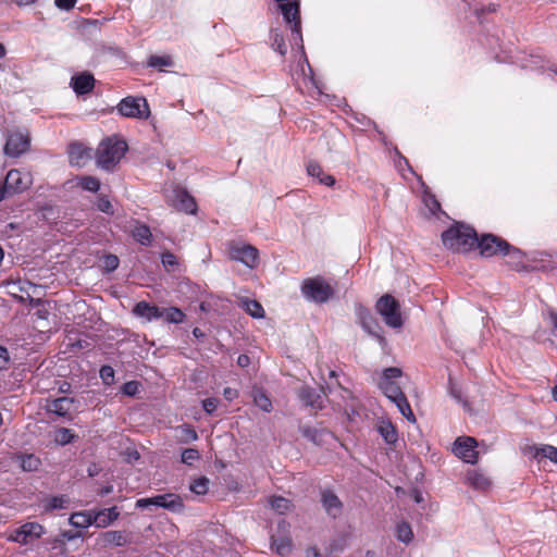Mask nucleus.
<instances>
[{
	"instance_id": "1",
	"label": "nucleus",
	"mask_w": 557,
	"mask_h": 557,
	"mask_svg": "<svg viewBox=\"0 0 557 557\" xmlns=\"http://www.w3.org/2000/svg\"><path fill=\"white\" fill-rule=\"evenodd\" d=\"M478 234L469 225L457 223L443 232V244L455 252H469L478 244Z\"/></svg>"
},
{
	"instance_id": "2",
	"label": "nucleus",
	"mask_w": 557,
	"mask_h": 557,
	"mask_svg": "<svg viewBox=\"0 0 557 557\" xmlns=\"http://www.w3.org/2000/svg\"><path fill=\"white\" fill-rule=\"evenodd\" d=\"M128 149L127 143L117 137L102 139L96 150V161L103 170H112L125 156Z\"/></svg>"
},
{
	"instance_id": "3",
	"label": "nucleus",
	"mask_w": 557,
	"mask_h": 557,
	"mask_svg": "<svg viewBox=\"0 0 557 557\" xmlns=\"http://www.w3.org/2000/svg\"><path fill=\"white\" fill-rule=\"evenodd\" d=\"M300 289L306 299L317 304H324L334 295V288L320 275L304 280Z\"/></svg>"
},
{
	"instance_id": "4",
	"label": "nucleus",
	"mask_w": 557,
	"mask_h": 557,
	"mask_svg": "<svg viewBox=\"0 0 557 557\" xmlns=\"http://www.w3.org/2000/svg\"><path fill=\"white\" fill-rule=\"evenodd\" d=\"M375 308L388 326L400 327L403 325L400 305L392 295L386 294L380 297Z\"/></svg>"
},
{
	"instance_id": "5",
	"label": "nucleus",
	"mask_w": 557,
	"mask_h": 557,
	"mask_svg": "<svg viewBox=\"0 0 557 557\" xmlns=\"http://www.w3.org/2000/svg\"><path fill=\"white\" fill-rule=\"evenodd\" d=\"M228 257L231 260L242 262L250 269H255L259 264V250L249 244L230 243Z\"/></svg>"
},
{
	"instance_id": "6",
	"label": "nucleus",
	"mask_w": 557,
	"mask_h": 557,
	"mask_svg": "<svg viewBox=\"0 0 557 557\" xmlns=\"http://www.w3.org/2000/svg\"><path fill=\"white\" fill-rule=\"evenodd\" d=\"M116 108L125 117L147 119L150 114L149 104L143 97L128 96L122 99Z\"/></svg>"
},
{
	"instance_id": "7",
	"label": "nucleus",
	"mask_w": 557,
	"mask_h": 557,
	"mask_svg": "<svg viewBox=\"0 0 557 557\" xmlns=\"http://www.w3.org/2000/svg\"><path fill=\"white\" fill-rule=\"evenodd\" d=\"M45 533L46 528L42 524L38 522H25L9 534L8 541L21 545H28L35 540L40 539Z\"/></svg>"
},
{
	"instance_id": "8",
	"label": "nucleus",
	"mask_w": 557,
	"mask_h": 557,
	"mask_svg": "<svg viewBox=\"0 0 557 557\" xmlns=\"http://www.w3.org/2000/svg\"><path fill=\"white\" fill-rule=\"evenodd\" d=\"M280 8L284 20L292 25L290 30L293 40L295 42L300 41L302 44L299 2L297 0L282 2ZM300 47L304 49L302 45Z\"/></svg>"
},
{
	"instance_id": "9",
	"label": "nucleus",
	"mask_w": 557,
	"mask_h": 557,
	"mask_svg": "<svg viewBox=\"0 0 557 557\" xmlns=\"http://www.w3.org/2000/svg\"><path fill=\"white\" fill-rule=\"evenodd\" d=\"M475 248L479 249L480 256L491 258L494 256H503L504 249L509 248V243L494 234H483L478 238Z\"/></svg>"
},
{
	"instance_id": "10",
	"label": "nucleus",
	"mask_w": 557,
	"mask_h": 557,
	"mask_svg": "<svg viewBox=\"0 0 557 557\" xmlns=\"http://www.w3.org/2000/svg\"><path fill=\"white\" fill-rule=\"evenodd\" d=\"M151 505L169 509L173 512H178L184 509V503L181 496L173 493L140 498L136 502V507L138 508H148Z\"/></svg>"
},
{
	"instance_id": "11",
	"label": "nucleus",
	"mask_w": 557,
	"mask_h": 557,
	"mask_svg": "<svg viewBox=\"0 0 557 557\" xmlns=\"http://www.w3.org/2000/svg\"><path fill=\"white\" fill-rule=\"evenodd\" d=\"M478 442L471 436H460L454 443V454L465 462L475 465L479 460Z\"/></svg>"
},
{
	"instance_id": "12",
	"label": "nucleus",
	"mask_w": 557,
	"mask_h": 557,
	"mask_svg": "<svg viewBox=\"0 0 557 557\" xmlns=\"http://www.w3.org/2000/svg\"><path fill=\"white\" fill-rule=\"evenodd\" d=\"M3 183L9 189V195L23 193L33 184V178L30 173L22 172L17 169L10 170Z\"/></svg>"
},
{
	"instance_id": "13",
	"label": "nucleus",
	"mask_w": 557,
	"mask_h": 557,
	"mask_svg": "<svg viewBox=\"0 0 557 557\" xmlns=\"http://www.w3.org/2000/svg\"><path fill=\"white\" fill-rule=\"evenodd\" d=\"M401 375L403 371L397 367H389L383 371L379 381V387L387 398L401 392L399 384L396 382Z\"/></svg>"
},
{
	"instance_id": "14",
	"label": "nucleus",
	"mask_w": 557,
	"mask_h": 557,
	"mask_svg": "<svg viewBox=\"0 0 557 557\" xmlns=\"http://www.w3.org/2000/svg\"><path fill=\"white\" fill-rule=\"evenodd\" d=\"M30 145V138L28 135L21 132L11 133L4 145V152L9 157H18L26 152Z\"/></svg>"
},
{
	"instance_id": "15",
	"label": "nucleus",
	"mask_w": 557,
	"mask_h": 557,
	"mask_svg": "<svg viewBox=\"0 0 557 557\" xmlns=\"http://www.w3.org/2000/svg\"><path fill=\"white\" fill-rule=\"evenodd\" d=\"M75 399L66 396L46 400L45 409L48 413H53L66 420H72L71 411L74 407Z\"/></svg>"
},
{
	"instance_id": "16",
	"label": "nucleus",
	"mask_w": 557,
	"mask_h": 557,
	"mask_svg": "<svg viewBox=\"0 0 557 557\" xmlns=\"http://www.w3.org/2000/svg\"><path fill=\"white\" fill-rule=\"evenodd\" d=\"M66 151L71 165L84 166L92 158V149L81 141H72L69 144Z\"/></svg>"
},
{
	"instance_id": "17",
	"label": "nucleus",
	"mask_w": 557,
	"mask_h": 557,
	"mask_svg": "<svg viewBox=\"0 0 557 557\" xmlns=\"http://www.w3.org/2000/svg\"><path fill=\"white\" fill-rule=\"evenodd\" d=\"M133 313L136 317L146 319L147 321H152L163 318L164 310L156 305L141 300L134 306Z\"/></svg>"
},
{
	"instance_id": "18",
	"label": "nucleus",
	"mask_w": 557,
	"mask_h": 557,
	"mask_svg": "<svg viewBox=\"0 0 557 557\" xmlns=\"http://www.w3.org/2000/svg\"><path fill=\"white\" fill-rule=\"evenodd\" d=\"M71 86L77 95H86L92 91L95 78L92 74L84 72L72 77Z\"/></svg>"
},
{
	"instance_id": "19",
	"label": "nucleus",
	"mask_w": 557,
	"mask_h": 557,
	"mask_svg": "<svg viewBox=\"0 0 557 557\" xmlns=\"http://www.w3.org/2000/svg\"><path fill=\"white\" fill-rule=\"evenodd\" d=\"M321 503L327 515L332 516L333 518H336L342 512L343 503L331 490H325L322 492Z\"/></svg>"
},
{
	"instance_id": "20",
	"label": "nucleus",
	"mask_w": 557,
	"mask_h": 557,
	"mask_svg": "<svg viewBox=\"0 0 557 557\" xmlns=\"http://www.w3.org/2000/svg\"><path fill=\"white\" fill-rule=\"evenodd\" d=\"M174 206L177 210L189 214H194L197 211V203L194 197L184 189L175 191Z\"/></svg>"
},
{
	"instance_id": "21",
	"label": "nucleus",
	"mask_w": 557,
	"mask_h": 557,
	"mask_svg": "<svg viewBox=\"0 0 557 557\" xmlns=\"http://www.w3.org/2000/svg\"><path fill=\"white\" fill-rule=\"evenodd\" d=\"M307 173L309 176L314 177L320 184L325 186H333L335 184V177L323 171L322 166L317 161H309L307 164Z\"/></svg>"
},
{
	"instance_id": "22",
	"label": "nucleus",
	"mask_w": 557,
	"mask_h": 557,
	"mask_svg": "<svg viewBox=\"0 0 557 557\" xmlns=\"http://www.w3.org/2000/svg\"><path fill=\"white\" fill-rule=\"evenodd\" d=\"M300 400L312 409L320 410L323 408V399L321 395L311 387H302L298 394Z\"/></svg>"
},
{
	"instance_id": "23",
	"label": "nucleus",
	"mask_w": 557,
	"mask_h": 557,
	"mask_svg": "<svg viewBox=\"0 0 557 557\" xmlns=\"http://www.w3.org/2000/svg\"><path fill=\"white\" fill-rule=\"evenodd\" d=\"M104 546H124L131 543V536L125 531H107L101 534Z\"/></svg>"
},
{
	"instance_id": "24",
	"label": "nucleus",
	"mask_w": 557,
	"mask_h": 557,
	"mask_svg": "<svg viewBox=\"0 0 557 557\" xmlns=\"http://www.w3.org/2000/svg\"><path fill=\"white\" fill-rule=\"evenodd\" d=\"M377 432L384 438V441L389 445H393L398 441L397 429L389 420L379 421Z\"/></svg>"
},
{
	"instance_id": "25",
	"label": "nucleus",
	"mask_w": 557,
	"mask_h": 557,
	"mask_svg": "<svg viewBox=\"0 0 557 557\" xmlns=\"http://www.w3.org/2000/svg\"><path fill=\"white\" fill-rule=\"evenodd\" d=\"M391 401H393L400 413L407 418L409 421H416L414 414L411 410L410 404L408 403V399L404 392H398V394L394 395L393 397L388 398Z\"/></svg>"
},
{
	"instance_id": "26",
	"label": "nucleus",
	"mask_w": 557,
	"mask_h": 557,
	"mask_svg": "<svg viewBox=\"0 0 557 557\" xmlns=\"http://www.w3.org/2000/svg\"><path fill=\"white\" fill-rule=\"evenodd\" d=\"M120 516V512L116 507H111L108 509L99 510L95 515L96 524L99 528H106L115 521Z\"/></svg>"
},
{
	"instance_id": "27",
	"label": "nucleus",
	"mask_w": 557,
	"mask_h": 557,
	"mask_svg": "<svg viewBox=\"0 0 557 557\" xmlns=\"http://www.w3.org/2000/svg\"><path fill=\"white\" fill-rule=\"evenodd\" d=\"M14 458L20 463V467L28 472L38 470L41 465L40 459L34 454H17Z\"/></svg>"
},
{
	"instance_id": "28",
	"label": "nucleus",
	"mask_w": 557,
	"mask_h": 557,
	"mask_svg": "<svg viewBox=\"0 0 557 557\" xmlns=\"http://www.w3.org/2000/svg\"><path fill=\"white\" fill-rule=\"evenodd\" d=\"M137 225L132 231V236L136 242L144 246H150L152 242V234L148 225L136 221Z\"/></svg>"
},
{
	"instance_id": "29",
	"label": "nucleus",
	"mask_w": 557,
	"mask_h": 557,
	"mask_svg": "<svg viewBox=\"0 0 557 557\" xmlns=\"http://www.w3.org/2000/svg\"><path fill=\"white\" fill-rule=\"evenodd\" d=\"M503 257H507V263L515 270H519L524 262V253L519 249L509 244L508 249H504Z\"/></svg>"
},
{
	"instance_id": "30",
	"label": "nucleus",
	"mask_w": 557,
	"mask_h": 557,
	"mask_svg": "<svg viewBox=\"0 0 557 557\" xmlns=\"http://www.w3.org/2000/svg\"><path fill=\"white\" fill-rule=\"evenodd\" d=\"M467 481L470 486L481 491L488 488L491 485L490 479L476 470L468 472Z\"/></svg>"
},
{
	"instance_id": "31",
	"label": "nucleus",
	"mask_w": 557,
	"mask_h": 557,
	"mask_svg": "<svg viewBox=\"0 0 557 557\" xmlns=\"http://www.w3.org/2000/svg\"><path fill=\"white\" fill-rule=\"evenodd\" d=\"M70 523L75 528L85 529L96 523L95 516L86 511L74 512L69 519Z\"/></svg>"
},
{
	"instance_id": "32",
	"label": "nucleus",
	"mask_w": 557,
	"mask_h": 557,
	"mask_svg": "<svg viewBox=\"0 0 557 557\" xmlns=\"http://www.w3.org/2000/svg\"><path fill=\"white\" fill-rule=\"evenodd\" d=\"M175 431L180 443L187 444L198 438L196 430L189 424L178 425Z\"/></svg>"
},
{
	"instance_id": "33",
	"label": "nucleus",
	"mask_w": 557,
	"mask_h": 557,
	"mask_svg": "<svg viewBox=\"0 0 557 557\" xmlns=\"http://www.w3.org/2000/svg\"><path fill=\"white\" fill-rule=\"evenodd\" d=\"M272 548L281 556H286L292 553L293 542L290 537L274 539L272 536Z\"/></svg>"
},
{
	"instance_id": "34",
	"label": "nucleus",
	"mask_w": 557,
	"mask_h": 557,
	"mask_svg": "<svg viewBox=\"0 0 557 557\" xmlns=\"http://www.w3.org/2000/svg\"><path fill=\"white\" fill-rule=\"evenodd\" d=\"M164 310L163 318L168 323H183L186 314L177 307L162 308Z\"/></svg>"
},
{
	"instance_id": "35",
	"label": "nucleus",
	"mask_w": 557,
	"mask_h": 557,
	"mask_svg": "<svg viewBox=\"0 0 557 557\" xmlns=\"http://www.w3.org/2000/svg\"><path fill=\"white\" fill-rule=\"evenodd\" d=\"M70 499L65 495L52 496L46 500L44 507L46 511L55 509H64L67 507Z\"/></svg>"
},
{
	"instance_id": "36",
	"label": "nucleus",
	"mask_w": 557,
	"mask_h": 557,
	"mask_svg": "<svg viewBox=\"0 0 557 557\" xmlns=\"http://www.w3.org/2000/svg\"><path fill=\"white\" fill-rule=\"evenodd\" d=\"M270 506L273 510H275L280 515H284L289 511L292 508V503L285 497L282 496H273L270 499Z\"/></svg>"
},
{
	"instance_id": "37",
	"label": "nucleus",
	"mask_w": 557,
	"mask_h": 557,
	"mask_svg": "<svg viewBox=\"0 0 557 557\" xmlns=\"http://www.w3.org/2000/svg\"><path fill=\"white\" fill-rule=\"evenodd\" d=\"M77 185L84 190L96 193L100 189L101 183L97 177L86 175L78 178Z\"/></svg>"
},
{
	"instance_id": "38",
	"label": "nucleus",
	"mask_w": 557,
	"mask_h": 557,
	"mask_svg": "<svg viewBox=\"0 0 557 557\" xmlns=\"http://www.w3.org/2000/svg\"><path fill=\"white\" fill-rule=\"evenodd\" d=\"M253 403L257 407H259L264 412H270L272 410V401L268 397V395L259 389L253 393Z\"/></svg>"
},
{
	"instance_id": "39",
	"label": "nucleus",
	"mask_w": 557,
	"mask_h": 557,
	"mask_svg": "<svg viewBox=\"0 0 557 557\" xmlns=\"http://www.w3.org/2000/svg\"><path fill=\"white\" fill-rule=\"evenodd\" d=\"M532 449H534V456H543L547 459H549L552 462L557 463V447L553 445H542L541 447L533 446Z\"/></svg>"
},
{
	"instance_id": "40",
	"label": "nucleus",
	"mask_w": 557,
	"mask_h": 557,
	"mask_svg": "<svg viewBox=\"0 0 557 557\" xmlns=\"http://www.w3.org/2000/svg\"><path fill=\"white\" fill-rule=\"evenodd\" d=\"M147 64L148 66H151V67H158V69H162V67H170L173 65V60L170 55L168 54H164V55H150L148 61H147Z\"/></svg>"
},
{
	"instance_id": "41",
	"label": "nucleus",
	"mask_w": 557,
	"mask_h": 557,
	"mask_svg": "<svg viewBox=\"0 0 557 557\" xmlns=\"http://www.w3.org/2000/svg\"><path fill=\"white\" fill-rule=\"evenodd\" d=\"M359 314H360V317L362 318V326H363V327H364V329H366V330H367V331H368V332H369L373 337H375V338L380 342V344L384 345V344L386 343L385 337H384L382 334H380V333H375V332H372V331L370 330V326H369V324H368V320H369V321H372V317H371L370 312H369L366 308L360 307V312H359Z\"/></svg>"
},
{
	"instance_id": "42",
	"label": "nucleus",
	"mask_w": 557,
	"mask_h": 557,
	"mask_svg": "<svg viewBox=\"0 0 557 557\" xmlns=\"http://www.w3.org/2000/svg\"><path fill=\"white\" fill-rule=\"evenodd\" d=\"M272 48L284 57L287 52V46L283 34L278 32H272L271 34Z\"/></svg>"
},
{
	"instance_id": "43",
	"label": "nucleus",
	"mask_w": 557,
	"mask_h": 557,
	"mask_svg": "<svg viewBox=\"0 0 557 557\" xmlns=\"http://www.w3.org/2000/svg\"><path fill=\"white\" fill-rule=\"evenodd\" d=\"M423 202L425 207L429 209L431 214L436 215L438 212H441V203L436 199L435 195L429 191H425L423 195Z\"/></svg>"
},
{
	"instance_id": "44",
	"label": "nucleus",
	"mask_w": 557,
	"mask_h": 557,
	"mask_svg": "<svg viewBox=\"0 0 557 557\" xmlns=\"http://www.w3.org/2000/svg\"><path fill=\"white\" fill-rule=\"evenodd\" d=\"M397 539L406 544L411 542L413 532L409 523L401 522L397 525Z\"/></svg>"
},
{
	"instance_id": "45",
	"label": "nucleus",
	"mask_w": 557,
	"mask_h": 557,
	"mask_svg": "<svg viewBox=\"0 0 557 557\" xmlns=\"http://www.w3.org/2000/svg\"><path fill=\"white\" fill-rule=\"evenodd\" d=\"M209 480L206 476L194 480L190 484V491L197 495H205L208 492Z\"/></svg>"
},
{
	"instance_id": "46",
	"label": "nucleus",
	"mask_w": 557,
	"mask_h": 557,
	"mask_svg": "<svg viewBox=\"0 0 557 557\" xmlns=\"http://www.w3.org/2000/svg\"><path fill=\"white\" fill-rule=\"evenodd\" d=\"M245 308L253 318H262L264 315L263 307L257 300H246Z\"/></svg>"
},
{
	"instance_id": "47",
	"label": "nucleus",
	"mask_w": 557,
	"mask_h": 557,
	"mask_svg": "<svg viewBox=\"0 0 557 557\" xmlns=\"http://www.w3.org/2000/svg\"><path fill=\"white\" fill-rule=\"evenodd\" d=\"M75 437L72 430L66 428H60L55 433V442L60 445H66L71 443Z\"/></svg>"
},
{
	"instance_id": "48",
	"label": "nucleus",
	"mask_w": 557,
	"mask_h": 557,
	"mask_svg": "<svg viewBox=\"0 0 557 557\" xmlns=\"http://www.w3.org/2000/svg\"><path fill=\"white\" fill-rule=\"evenodd\" d=\"M200 455L196 448H185L182 451L181 461L185 465L191 466L195 460L199 459Z\"/></svg>"
},
{
	"instance_id": "49",
	"label": "nucleus",
	"mask_w": 557,
	"mask_h": 557,
	"mask_svg": "<svg viewBox=\"0 0 557 557\" xmlns=\"http://www.w3.org/2000/svg\"><path fill=\"white\" fill-rule=\"evenodd\" d=\"M120 263L119 258L115 255H106L102 259V268L106 272H113L117 269Z\"/></svg>"
},
{
	"instance_id": "50",
	"label": "nucleus",
	"mask_w": 557,
	"mask_h": 557,
	"mask_svg": "<svg viewBox=\"0 0 557 557\" xmlns=\"http://www.w3.org/2000/svg\"><path fill=\"white\" fill-rule=\"evenodd\" d=\"M161 262L168 271L174 270L178 265L176 256L171 251H164L161 255Z\"/></svg>"
},
{
	"instance_id": "51",
	"label": "nucleus",
	"mask_w": 557,
	"mask_h": 557,
	"mask_svg": "<svg viewBox=\"0 0 557 557\" xmlns=\"http://www.w3.org/2000/svg\"><path fill=\"white\" fill-rule=\"evenodd\" d=\"M301 434L313 443H319L322 432L315 428L302 426L300 428Z\"/></svg>"
},
{
	"instance_id": "52",
	"label": "nucleus",
	"mask_w": 557,
	"mask_h": 557,
	"mask_svg": "<svg viewBox=\"0 0 557 557\" xmlns=\"http://www.w3.org/2000/svg\"><path fill=\"white\" fill-rule=\"evenodd\" d=\"M99 374L103 384L111 385L114 382V369L111 366H102Z\"/></svg>"
},
{
	"instance_id": "53",
	"label": "nucleus",
	"mask_w": 557,
	"mask_h": 557,
	"mask_svg": "<svg viewBox=\"0 0 557 557\" xmlns=\"http://www.w3.org/2000/svg\"><path fill=\"white\" fill-rule=\"evenodd\" d=\"M97 209L109 215H113L114 210L111 201L107 196H100L97 200Z\"/></svg>"
},
{
	"instance_id": "54",
	"label": "nucleus",
	"mask_w": 557,
	"mask_h": 557,
	"mask_svg": "<svg viewBox=\"0 0 557 557\" xmlns=\"http://www.w3.org/2000/svg\"><path fill=\"white\" fill-rule=\"evenodd\" d=\"M139 387L138 381H128L122 385L121 391L126 396H135L139 392Z\"/></svg>"
},
{
	"instance_id": "55",
	"label": "nucleus",
	"mask_w": 557,
	"mask_h": 557,
	"mask_svg": "<svg viewBox=\"0 0 557 557\" xmlns=\"http://www.w3.org/2000/svg\"><path fill=\"white\" fill-rule=\"evenodd\" d=\"M218 405L219 400L214 397L206 398L202 400V408L209 414L213 413L216 410Z\"/></svg>"
},
{
	"instance_id": "56",
	"label": "nucleus",
	"mask_w": 557,
	"mask_h": 557,
	"mask_svg": "<svg viewBox=\"0 0 557 557\" xmlns=\"http://www.w3.org/2000/svg\"><path fill=\"white\" fill-rule=\"evenodd\" d=\"M77 0H54V4L60 10L69 11L73 9Z\"/></svg>"
},
{
	"instance_id": "57",
	"label": "nucleus",
	"mask_w": 557,
	"mask_h": 557,
	"mask_svg": "<svg viewBox=\"0 0 557 557\" xmlns=\"http://www.w3.org/2000/svg\"><path fill=\"white\" fill-rule=\"evenodd\" d=\"M10 357L8 349L0 346V370H5L9 366Z\"/></svg>"
},
{
	"instance_id": "58",
	"label": "nucleus",
	"mask_w": 557,
	"mask_h": 557,
	"mask_svg": "<svg viewBox=\"0 0 557 557\" xmlns=\"http://www.w3.org/2000/svg\"><path fill=\"white\" fill-rule=\"evenodd\" d=\"M82 536V533L81 532H75V531H72V530H65V531H62L61 532V537L64 539V541H73L77 537H81Z\"/></svg>"
},
{
	"instance_id": "59",
	"label": "nucleus",
	"mask_w": 557,
	"mask_h": 557,
	"mask_svg": "<svg viewBox=\"0 0 557 557\" xmlns=\"http://www.w3.org/2000/svg\"><path fill=\"white\" fill-rule=\"evenodd\" d=\"M223 396L228 401H232L233 399L237 398L238 392L236 389L232 388V387H225L223 389Z\"/></svg>"
},
{
	"instance_id": "60",
	"label": "nucleus",
	"mask_w": 557,
	"mask_h": 557,
	"mask_svg": "<svg viewBox=\"0 0 557 557\" xmlns=\"http://www.w3.org/2000/svg\"><path fill=\"white\" fill-rule=\"evenodd\" d=\"M250 359L247 355H239L237 358V364L242 368H245L249 364Z\"/></svg>"
},
{
	"instance_id": "61",
	"label": "nucleus",
	"mask_w": 557,
	"mask_h": 557,
	"mask_svg": "<svg viewBox=\"0 0 557 557\" xmlns=\"http://www.w3.org/2000/svg\"><path fill=\"white\" fill-rule=\"evenodd\" d=\"M113 492V486L112 485H106L103 486L100 491H99V495L100 496H107L109 495L110 493Z\"/></svg>"
},
{
	"instance_id": "62",
	"label": "nucleus",
	"mask_w": 557,
	"mask_h": 557,
	"mask_svg": "<svg viewBox=\"0 0 557 557\" xmlns=\"http://www.w3.org/2000/svg\"><path fill=\"white\" fill-rule=\"evenodd\" d=\"M548 317H549L552 324L557 330V312H555L554 310H550L548 312Z\"/></svg>"
},
{
	"instance_id": "63",
	"label": "nucleus",
	"mask_w": 557,
	"mask_h": 557,
	"mask_svg": "<svg viewBox=\"0 0 557 557\" xmlns=\"http://www.w3.org/2000/svg\"><path fill=\"white\" fill-rule=\"evenodd\" d=\"M7 195H9V189L7 188L5 184L2 183L0 186V201H2Z\"/></svg>"
},
{
	"instance_id": "64",
	"label": "nucleus",
	"mask_w": 557,
	"mask_h": 557,
	"mask_svg": "<svg viewBox=\"0 0 557 557\" xmlns=\"http://www.w3.org/2000/svg\"><path fill=\"white\" fill-rule=\"evenodd\" d=\"M193 335L197 338H201L205 336V333L199 327H195L193 330Z\"/></svg>"
}]
</instances>
